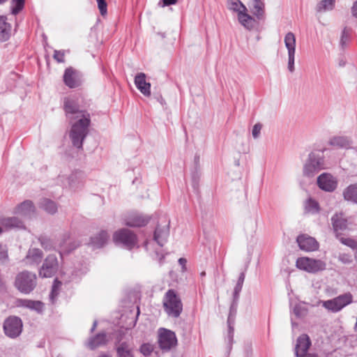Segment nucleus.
I'll list each match as a JSON object with an SVG mask.
<instances>
[{
    "label": "nucleus",
    "mask_w": 357,
    "mask_h": 357,
    "mask_svg": "<svg viewBox=\"0 0 357 357\" xmlns=\"http://www.w3.org/2000/svg\"><path fill=\"white\" fill-rule=\"evenodd\" d=\"M63 109L72 125L69 132L71 142L75 147L82 149L89 132L91 115L86 110L81 109L77 101L73 98L64 99Z\"/></svg>",
    "instance_id": "obj_1"
},
{
    "label": "nucleus",
    "mask_w": 357,
    "mask_h": 357,
    "mask_svg": "<svg viewBox=\"0 0 357 357\" xmlns=\"http://www.w3.org/2000/svg\"><path fill=\"white\" fill-rule=\"evenodd\" d=\"M163 307L169 317L178 318L183 311V303L174 289H169L163 298Z\"/></svg>",
    "instance_id": "obj_2"
},
{
    "label": "nucleus",
    "mask_w": 357,
    "mask_h": 357,
    "mask_svg": "<svg viewBox=\"0 0 357 357\" xmlns=\"http://www.w3.org/2000/svg\"><path fill=\"white\" fill-rule=\"evenodd\" d=\"M37 285V277L34 273L24 271L19 273L15 280V287L22 294H29Z\"/></svg>",
    "instance_id": "obj_3"
},
{
    "label": "nucleus",
    "mask_w": 357,
    "mask_h": 357,
    "mask_svg": "<svg viewBox=\"0 0 357 357\" xmlns=\"http://www.w3.org/2000/svg\"><path fill=\"white\" fill-rule=\"evenodd\" d=\"M323 169H324L323 156L319 153H310L303 167V174L307 177H312Z\"/></svg>",
    "instance_id": "obj_4"
},
{
    "label": "nucleus",
    "mask_w": 357,
    "mask_h": 357,
    "mask_svg": "<svg viewBox=\"0 0 357 357\" xmlns=\"http://www.w3.org/2000/svg\"><path fill=\"white\" fill-rule=\"evenodd\" d=\"M22 321L17 316H10L6 318L3 324L5 335L10 338L17 337L22 331Z\"/></svg>",
    "instance_id": "obj_5"
},
{
    "label": "nucleus",
    "mask_w": 357,
    "mask_h": 357,
    "mask_svg": "<svg viewBox=\"0 0 357 357\" xmlns=\"http://www.w3.org/2000/svg\"><path fill=\"white\" fill-rule=\"evenodd\" d=\"M296 266L299 269L309 273H316L325 270L326 263L320 259L300 257L296 260Z\"/></svg>",
    "instance_id": "obj_6"
},
{
    "label": "nucleus",
    "mask_w": 357,
    "mask_h": 357,
    "mask_svg": "<svg viewBox=\"0 0 357 357\" xmlns=\"http://www.w3.org/2000/svg\"><path fill=\"white\" fill-rule=\"evenodd\" d=\"M116 243H121L128 249H132L137 244V236L128 229H121L114 234Z\"/></svg>",
    "instance_id": "obj_7"
},
{
    "label": "nucleus",
    "mask_w": 357,
    "mask_h": 357,
    "mask_svg": "<svg viewBox=\"0 0 357 357\" xmlns=\"http://www.w3.org/2000/svg\"><path fill=\"white\" fill-rule=\"evenodd\" d=\"M59 269V262L55 255H49L45 259L40 268L39 275L42 278H51L54 276Z\"/></svg>",
    "instance_id": "obj_8"
},
{
    "label": "nucleus",
    "mask_w": 357,
    "mask_h": 357,
    "mask_svg": "<svg viewBox=\"0 0 357 357\" xmlns=\"http://www.w3.org/2000/svg\"><path fill=\"white\" fill-rule=\"evenodd\" d=\"M160 347L162 350H169L175 347L177 343V339L174 332L165 328H160L158 337Z\"/></svg>",
    "instance_id": "obj_9"
},
{
    "label": "nucleus",
    "mask_w": 357,
    "mask_h": 357,
    "mask_svg": "<svg viewBox=\"0 0 357 357\" xmlns=\"http://www.w3.org/2000/svg\"><path fill=\"white\" fill-rule=\"evenodd\" d=\"M333 230L336 238L348 229V220L343 213H336L331 218Z\"/></svg>",
    "instance_id": "obj_10"
},
{
    "label": "nucleus",
    "mask_w": 357,
    "mask_h": 357,
    "mask_svg": "<svg viewBox=\"0 0 357 357\" xmlns=\"http://www.w3.org/2000/svg\"><path fill=\"white\" fill-rule=\"evenodd\" d=\"M284 44L288 50V69L294 71V59L296 52V37L292 32H288L284 37Z\"/></svg>",
    "instance_id": "obj_11"
},
{
    "label": "nucleus",
    "mask_w": 357,
    "mask_h": 357,
    "mask_svg": "<svg viewBox=\"0 0 357 357\" xmlns=\"http://www.w3.org/2000/svg\"><path fill=\"white\" fill-rule=\"evenodd\" d=\"M317 185L324 191L333 192L337 186V181L331 174L323 173L317 178Z\"/></svg>",
    "instance_id": "obj_12"
},
{
    "label": "nucleus",
    "mask_w": 357,
    "mask_h": 357,
    "mask_svg": "<svg viewBox=\"0 0 357 357\" xmlns=\"http://www.w3.org/2000/svg\"><path fill=\"white\" fill-rule=\"evenodd\" d=\"M296 241L300 249L304 251L312 252L319 248V243L316 239L307 234L299 235L296 238Z\"/></svg>",
    "instance_id": "obj_13"
},
{
    "label": "nucleus",
    "mask_w": 357,
    "mask_h": 357,
    "mask_svg": "<svg viewBox=\"0 0 357 357\" xmlns=\"http://www.w3.org/2000/svg\"><path fill=\"white\" fill-rule=\"evenodd\" d=\"M43 258V252L38 248H30L26 257L23 259V263L26 266H37L40 264Z\"/></svg>",
    "instance_id": "obj_14"
},
{
    "label": "nucleus",
    "mask_w": 357,
    "mask_h": 357,
    "mask_svg": "<svg viewBox=\"0 0 357 357\" xmlns=\"http://www.w3.org/2000/svg\"><path fill=\"white\" fill-rule=\"evenodd\" d=\"M35 213V206L30 200H26L18 204L13 211V213L24 218H30Z\"/></svg>",
    "instance_id": "obj_15"
},
{
    "label": "nucleus",
    "mask_w": 357,
    "mask_h": 357,
    "mask_svg": "<svg viewBox=\"0 0 357 357\" xmlns=\"http://www.w3.org/2000/svg\"><path fill=\"white\" fill-rule=\"evenodd\" d=\"M125 221L126 225L128 227H139L146 225L149 222V218L138 213H132L126 217Z\"/></svg>",
    "instance_id": "obj_16"
},
{
    "label": "nucleus",
    "mask_w": 357,
    "mask_h": 357,
    "mask_svg": "<svg viewBox=\"0 0 357 357\" xmlns=\"http://www.w3.org/2000/svg\"><path fill=\"white\" fill-rule=\"evenodd\" d=\"M79 245V243L73 241L69 234H65L59 243V253L61 256L63 254H68Z\"/></svg>",
    "instance_id": "obj_17"
},
{
    "label": "nucleus",
    "mask_w": 357,
    "mask_h": 357,
    "mask_svg": "<svg viewBox=\"0 0 357 357\" xmlns=\"http://www.w3.org/2000/svg\"><path fill=\"white\" fill-rule=\"evenodd\" d=\"M311 342L307 335H301L298 340L295 347V354L297 357H303L306 354Z\"/></svg>",
    "instance_id": "obj_18"
},
{
    "label": "nucleus",
    "mask_w": 357,
    "mask_h": 357,
    "mask_svg": "<svg viewBox=\"0 0 357 357\" xmlns=\"http://www.w3.org/2000/svg\"><path fill=\"white\" fill-rule=\"evenodd\" d=\"M135 84L137 89L145 96H151V84L146 82V75L139 73L135 77Z\"/></svg>",
    "instance_id": "obj_19"
},
{
    "label": "nucleus",
    "mask_w": 357,
    "mask_h": 357,
    "mask_svg": "<svg viewBox=\"0 0 357 357\" xmlns=\"http://www.w3.org/2000/svg\"><path fill=\"white\" fill-rule=\"evenodd\" d=\"M15 303L18 307H23L32 310H35L38 313L43 312L44 307V305L41 301H32L29 299L18 298L16 300Z\"/></svg>",
    "instance_id": "obj_20"
},
{
    "label": "nucleus",
    "mask_w": 357,
    "mask_h": 357,
    "mask_svg": "<svg viewBox=\"0 0 357 357\" xmlns=\"http://www.w3.org/2000/svg\"><path fill=\"white\" fill-rule=\"evenodd\" d=\"M117 357H134L133 347L128 342L119 341L115 344Z\"/></svg>",
    "instance_id": "obj_21"
},
{
    "label": "nucleus",
    "mask_w": 357,
    "mask_h": 357,
    "mask_svg": "<svg viewBox=\"0 0 357 357\" xmlns=\"http://www.w3.org/2000/svg\"><path fill=\"white\" fill-rule=\"evenodd\" d=\"M250 11L258 20L266 18L265 4L261 0H251Z\"/></svg>",
    "instance_id": "obj_22"
},
{
    "label": "nucleus",
    "mask_w": 357,
    "mask_h": 357,
    "mask_svg": "<svg viewBox=\"0 0 357 357\" xmlns=\"http://www.w3.org/2000/svg\"><path fill=\"white\" fill-rule=\"evenodd\" d=\"M63 82L66 86L71 89L77 87L80 84L77 72L72 68H68L65 70Z\"/></svg>",
    "instance_id": "obj_23"
},
{
    "label": "nucleus",
    "mask_w": 357,
    "mask_h": 357,
    "mask_svg": "<svg viewBox=\"0 0 357 357\" xmlns=\"http://www.w3.org/2000/svg\"><path fill=\"white\" fill-rule=\"evenodd\" d=\"M245 277V273L243 272L240 274V275L238 278L237 282L236 284V286L234 287V292H233V301H232V303H231V307H230L231 312L236 311V310L238 301L239 299L240 292L242 290Z\"/></svg>",
    "instance_id": "obj_24"
},
{
    "label": "nucleus",
    "mask_w": 357,
    "mask_h": 357,
    "mask_svg": "<svg viewBox=\"0 0 357 357\" xmlns=\"http://www.w3.org/2000/svg\"><path fill=\"white\" fill-rule=\"evenodd\" d=\"M169 234V231L168 226L163 227L157 226L154 231L153 239L160 246L162 247L166 243Z\"/></svg>",
    "instance_id": "obj_25"
},
{
    "label": "nucleus",
    "mask_w": 357,
    "mask_h": 357,
    "mask_svg": "<svg viewBox=\"0 0 357 357\" xmlns=\"http://www.w3.org/2000/svg\"><path fill=\"white\" fill-rule=\"evenodd\" d=\"M107 342V335L105 333L102 332L91 337L87 342V347L93 350L98 347L105 345Z\"/></svg>",
    "instance_id": "obj_26"
},
{
    "label": "nucleus",
    "mask_w": 357,
    "mask_h": 357,
    "mask_svg": "<svg viewBox=\"0 0 357 357\" xmlns=\"http://www.w3.org/2000/svg\"><path fill=\"white\" fill-rule=\"evenodd\" d=\"M109 234L105 231H100L97 235L91 238L90 244L94 248H100L104 246L109 239Z\"/></svg>",
    "instance_id": "obj_27"
},
{
    "label": "nucleus",
    "mask_w": 357,
    "mask_h": 357,
    "mask_svg": "<svg viewBox=\"0 0 357 357\" xmlns=\"http://www.w3.org/2000/svg\"><path fill=\"white\" fill-rule=\"evenodd\" d=\"M0 224L8 229L24 228V225L22 220L17 217L4 218L0 220Z\"/></svg>",
    "instance_id": "obj_28"
},
{
    "label": "nucleus",
    "mask_w": 357,
    "mask_h": 357,
    "mask_svg": "<svg viewBox=\"0 0 357 357\" xmlns=\"http://www.w3.org/2000/svg\"><path fill=\"white\" fill-rule=\"evenodd\" d=\"M239 22L247 29L252 30L256 25V20L247 12L241 13L238 16Z\"/></svg>",
    "instance_id": "obj_29"
},
{
    "label": "nucleus",
    "mask_w": 357,
    "mask_h": 357,
    "mask_svg": "<svg viewBox=\"0 0 357 357\" xmlns=\"http://www.w3.org/2000/svg\"><path fill=\"white\" fill-rule=\"evenodd\" d=\"M5 16H0V41L7 40L10 35L11 26Z\"/></svg>",
    "instance_id": "obj_30"
},
{
    "label": "nucleus",
    "mask_w": 357,
    "mask_h": 357,
    "mask_svg": "<svg viewBox=\"0 0 357 357\" xmlns=\"http://www.w3.org/2000/svg\"><path fill=\"white\" fill-rule=\"evenodd\" d=\"M328 144L337 148L348 149L350 147L351 142L347 137L335 136L330 139Z\"/></svg>",
    "instance_id": "obj_31"
},
{
    "label": "nucleus",
    "mask_w": 357,
    "mask_h": 357,
    "mask_svg": "<svg viewBox=\"0 0 357 357\" xmlns=\"http://www.w3.org/2000/svg\"><path fill=\"white\" fill-rule=\"evenodd\" d=\"M343 197L345 200L357 204V183L346 188L343 191Z\"/></svg>",
    "instance_id": "obj_32"
},
{
    "label": "nucleus",
    "mask_w": 357,
    "mask_h": 357,
    "mask_svg": "<svg viewBox=\"0 0 357 357\" xmlns=\"http://www.w3.org/2000/svg\"><path fill=\"white\" fill-rule=\"evenodd\" d=\"M227 7L228 9L236 12L238 16L241 13L248 12L246 6L240 0H227Z\"/></svg>",
    "instance_id": "obj_33"
},
{
    "label": "nucleus",
    "mask_w": 357,
    "mask_h": 357,
    "mask_svg": "<svg viewBox=\"0 0 357 357\" xmlns=\"http://www.w3.org/2000/svg\"><path fill=\"white\" fill-rule=\"evenodd\" d=\"M40 207L50 214H54L57 211L56 203L47 198L40 200Z\"/></svg>",
    "instance_id": "obj_34"
},
{
    "label": "nucleus",
    "mask_w": 357,
    "mask_h": 357,
    "mask_svg": "<svg viewBox=\"0 0 357 357\" xmlns=\"http://www.w3.org/2000/svg\"><path fill=\"white\" fill-rule=\"evenodd\" d=\"M335 0H321L316 6V10L319 13L332 10L335 6Z\"/></svg>",
    "instance_id": "obj_35"
},
{
    "label": "nucleus",
    "mask_w": 357,
    "mask_h": 357,
    "mask_svg": "<svg viewBox=\"0 0 357 357\" xmlns=\"http://www.w3.org/2000/svg\"><path fill=\"white\" fill-rule=\"evenodd\" d=\"M341 310L353 302V296L347 292L335 297Z\"/></svg>",
    "instance_id": "obj_36"
},
{
    "label": "nucleus",
    "mask_w": 357,
    "mask_h": 357,
    "mask_svg": "<svg viewBox=\"0 0 357 357\" xmlns=\"http://www.w3.org/2000/svg\"><path fill=\"white\" fill-rule=\"evenodd\" d=\"M323 306L333 312H337L341 310L336 298L324 301Z\"/></svg>",
    "instance_id": "obj_37"
},
{
    "label": "nucleus",
    "mask_w": 357,
    "mask_h": 357,
    "mask_svg": "<svg viewBox=\"0 0 357 357\" xmlns=\"http://www.w3.org/2000/svg\"><path fill=\"white\" fill-rule=\"evenodd\" d=\"M305 209L310 213H316L319 211L320 208L319 203L316 200L310 198L306 202Z\"/></svg>",
    "instance_id": "obj_38"
},
{
    "label": "nucleus",
    "mask_w": 357,
    "mask_h": 357,
    "mask_svg": "<svg viewBox=\"0 0 357 357\" xmlns=\"http://www.w3.org/2000/svg\"><path fill=\"white\" fill-rule=\"evenodd\" d=\"M11 3L13 5L11 8V13L13 15L18 14L24 6V0H11Z\"/></svg>",
    "instance_id": "obj_39"
},
{
    "label": "nucleus",
    "mask_w": 357,
    "mask_h": 357,
    "mask_svg": "<svg viewBox=\"0 0 357 357\" xmlns=\"http://www.w3.org/2000/svg\"><path fill=\"white\" fill-rule=\"evenodd\" d=\"M350 40V31L347 28H344L342 31V35L340 41V45L342 49H344Z\"/></svg>",
    "instance_id": "obj_40"
},
{
    "label": "nucleus",
    "mask_w": 357,
    "mask_h": 357,
    "mask_svg": "<svg viewBox=\"0 0 357 357\" xmlns=\"http://www.w3.org/2000/svg\"><path fill=\"white\" fill-rule=\"evenodd\" d=\"M293 312L296 317L302 318L307 314V310L302 305L296 304L293 309Z\"/></svg>",
    "instance_id": "obj_41"
},
{
    "label": "nucleus",
    "mask_w": 357,
    "mask_h": 357,
    "mask_svg": "<svg viewBox=\"0 0 357 357\" xmlns=\"http://www.w3.org/2000/svg\"><path fill=\"white\" fill-rule=\"evenodd\" d=\"M61 286V282L57 279H55L53 282L52 289L50 294V299L52 301V302H54V298L58 296Z\"/></svg>",
    "instance_id": "obj_42"
},
{
    "label": "nucleus",
    "mask_w": 357,
    "mask_h": 357,
    "mask_svg": "<svg viewBox=\"0 0 357 357\" xmlns=\"http://www.w3.org/2000/svg\"><path fill=\"white\" fill-rule=\"evenodd\" d=\"M231 312L230 311V314L229 316L228 317V319H227V324H228V334H227V340H228V342L230 345H231L232 342H233V338H234V327L232 326V320H231Z\"/></svg>",
    "instance_id": "obj_43"
},
{
    "label": "nucleus",
    "mask_w": 357,
    "mask_h": 357,
    "mask_svg": "<svg viewBox=\"0 0 357 357\" xmlns=\"http://www.w3.org/2000/svg\"><path fill=\"white\" fill-rule=\"evenodd\" d=\"M337 238L340 241V242L342 244L347 245L352 249H356L357 250V241H356L355 240L350 238H344L340 236H339V238Z\"/></svg>",
    "instance_id": "obj_44"
},
{
    "label": "nucleus",
    "mask_w": 357,
    "mask_h": 357,
    "mask_svg": "<svg viewBox=\"0 0 357 357\" xmlns=\"http://www.w3.org/2000/svg\"><path fill=\"white\" fill-rule=\"evenodd\" d=\"M96 1L101 15H105L107 13V4L106 0H96Z\"/></svg>",
    "instance_id": "obj_45"
},
{
    "label": "nucleus",
    "mask_w": 357,
    "mask_h": 357,
    "mask_svg": "<svg viewBox=\"0 0 357 357\" xmlns=\"http://www.w3.org/2000/svg\"><path fill=\"white\" fill-rule=\"evenodd\" d=\"M338 259L344 264H349L352 262L351 256L345 253L340 254Z\"/></svg>",
    "instance_id": "obj_46"
},
{
    "label": "nucleus",
    "mask_w": 357,
    "mask_h": 357,
    "mask_svg": "<svg viewBox=\"0 0 357 357\" xmlns=\"http://www.w3.org/2000/svg\"><path fill=\"white\" fill-rule=\"evenodd\" d=\"M262 128V125L259 123H256L252 130V135L255 139H257L259 137L261 130Z\"/></svg>",
    "instance_id": "obj_47"
},
{
    "label": "nucleus",
    "mask_w": 357,
    "mask_h": 357,
    "mask_svg": "<svg viewBox=\"0 0 357 357\" xmlns=\"http://www.w3.org/2000/svg\"><path fill=\"white\" fill-rule=\"evenodd\" d=\"M64 52L63 51H59V50H54V59L59 63L64 62Z\"/></svg>",
    "instance_id": "obj_48"
},
{
    "label": "nucleus",
    "mask_w": 357,
    "mask_h": 357,
    "mask_svg": "<svg viewBox=\"0 0 357 357\" xmlns=\"http://www.w3.org/2000/svg\"><path fill=\"white\" fill-rule=\"evenodd\" d=\"M140 351L144 355L149 356L151 354V352L153 351V348L149 344H144L142 345V347L140 348Z\"/></svg>",
    "instance_id": "obj_49"
},
{
    "label": "nucleus",
    "mask_w": 357,
    "mask_h": 357,
    "mask_svg": "<svg viewBox=\"0 0 357 357\" xmlns=\"http://www.w3.org/2000/svg\"><path fill=\"white\" fill-rule=\"evenodd\" d=\"M39 241L40 242L41 246L45 249L49 248V240L44 238V237H40Z\"/></svg>",
    "instance_id": "obj_50"
},
{
    "label": "nucleus",
    "mask_w": 357,
    "mask_h": 357,
    "mask_svg": "<svg viewBox=\"0 0 357 357\" xmlns=\"http://www.w3.org/2000/svg\"><path fill=\"white\" fill-rule=\"evenodd\" d=\"M178 0H162V7L174 5L176 3Z\"/></svg>",
    "instance_id": "obj_51"
},
{
    "label": "nucleus",
    "mask_w": 357,
    "mask_h": 357,
    "mask_svg": "<svg viewBox=\"0 0 357 357\" xmlns=\"http://www.w3.org/2000/svg\"><path fill=\"white\" fill-rule=\"evenodd\" d=\"M186 263L187 260L185 258H180L178 259V264L182 266L183 271H185L186 269Z\"/></svg>",
    "instance_id": "obj_52"
},
{
    "label": "nucleus",
    "mask_w": 357,
    "mask_h": 357,
    "mask_svg": "<svg viewBox=\"0 0 357 357\" xmlns=\"http://www.w3.org/2000/svg\"><path fill=\"white\" fill-rule=\"evenodd\" d=\"M351 13L355 17H357V1L354 3V5L351 8Z\"/></svg>",
    "instance_id": "obj_53"
},
{
    "label": "nucleus",
    "mask_w": 357,
    "mask_h": 357,
    "mask_svg": "<svg viewBox=\"0 0 357 357\" xmlns=\"http://www.w3.org/2000/svg\"><path fill=\"white\" fill-rule=\"evenodd\" d=\"M7 258H8L7 252L6 251L1 250L0 251V261H3Z\"/></svg>",
    "instance_id": "obj_54"
},
{
    "label": "nucleus",
    "mask_w": 357,
    "mask_h": 357,
    "mask_svg": "<svg viewBox=\"0 0 357 357\" xmlns=\"http://www.w3.org/2000/svg\"><path fill=\"white\" fill-rule=\"evenodd\" d=\"M97 324H98L97 321H94V322H93V326H92V327H91V333H93V332L95 331V329H96V326H97Z\"/></svg>",
    "instance_id": "obj_55"
},
{
    "label": "nucleus",
    "mask_w": 357,
    "mask_h": 357,
    "mask_svg": "<svg viewBox=\"0 0 357 357\" xmlns=\"http://www.w3.org/2000/svg\"><path fill=\"white\" fill-rule=\"evenodd\" d=\"M199 160V155H195V162L196 163H198Z\"/></svg>",
    "instance_id": "obj_56"
},
{
    "label": "nucleus",
    "mask_w": 357,
    "mask_h": 357,
    "mask_svg": "<svg viewBox=\"0 0 357 357\" xmlns=\"http://www.w3.org/2000/svg\"><path fill=\"white\" fill-rule=\"evenodd\" d=\"M303 357H317V356H316L314 354H307Z\"/></svg>",
    "instance_id": "obj_57"
},
{
    "label": "nucleus",
    "mask_w": 357,
    "mask_h": 357,
    "mask_svg": "<svg viewBox=\"0 0 357 357\" xmlns=\"http://www.w3.org/2000/svg\"><path fill=\"white\" fill-rule=\"evenodd\" d=\"M100 357H109L108 355L102 354Z\"/></svg>",
    "instance_id": "obj_58"
},
{
    "label": "nucleus",
    "mask_w": 357,
    "mask_h": 357,
    "mask_svg": "<svg viewBox=\"0 0 357 357\" xmlns=\"http://www.w3.org/2000/svg\"><path fill=\"white\" fill-rule=\"evenodd\" d=\"M355 259H356V261L357 262V250L355 252Z\"/></svg>",
    "instance_id": "obj_59"
},
{
    "label": "nucleus",
    "mask_w": 357,
    "mask_h": 357,
    "mask_svg": "<svg viewBox=\"0 0 357 357\" xmlns=\"http://www.w3.org/2000/svg\"><path fill=\"white\" fill-rule=\"evenodd\" d=\"M7 0H0V3H3L6 1Z\"/></svg>",
    "instance_id": "obj_60"
},
{
    "label": "nucleus",
    "mask_w": 357,
    "mask_h": 357,
    "mask_svg": "<svg viewBox=\"0 0 357 357\" xmlns=\"http://www.w3.org/2000/svg\"><path fill=\"white\" fill-rule=\"evenodd\" d=\"M2 232H3V229H2V227H0V234H2Z\"/></svg>",
    "instance_id": "obj_61"
},
{
    "label": "nucleus",
    "mask_w": 357,
    "mask_h": 357,
    "mask_svg": "<svg viewBox=\"0 0 357 357\" xmlns=\"http://www.w3.org/2000/svg\"><path fill=\"white\" fill-rule=\"evenodd\" d=\"M205 275H206L205 272H202V273H201V275H202V276H204Z\"/></svg>",
    "instance_id": "obj_62"
},
{
    "label": "nucleus",
    "mask_w": 357,
    "mask_h": 357,
    "mask_svg": "<svg viewBox=\"0 0 357 357\" xmlns=\"http://www.w3.org/2000/svg\"><path fill=\"white\" fill-rule=\"evenodd\" d=\"M291 324H292L293 327L296 325L293 321H291Z\"/></svg>",
    "instance_id": "obj_63"
},
{
    "label": "nucleus",
    "mask_w": 357,
    "mask_h": 357,
    "mask_svg": "<svg viewBox=\"0 0 357 357\" xmlns=\"http://www.w3.org/2000/svg\"><path fill=\"white\" fill-rule=\"evenodd\" d=\"M356 155L357 156V151L355 152Z\"/></svg>",
    "instance_id": "obj_64"
}]
</instances>
